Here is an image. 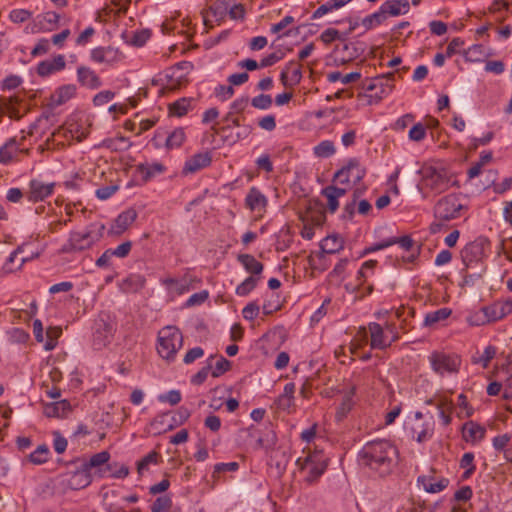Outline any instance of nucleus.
Returning <instances> with one entry per match:
<instances>
[{
	"mask_svg": "<svg viewBox=\"0 0 512 512\" xmlns=\"http://www.w3.org/2000/svg\"><path fill=\"white\" fill-rule=\"evenodd\" d=\"M474 454L471 452L465 453L460 460V467L466 469L463 474V478H469L475 471Z\"/></svg>",
	"mask_w": 512,
	"mask_h": 512,
	"instance_id": "51",
	"label": "nucleus"
},
{
	"mask_svg": "<svg viewBox=\"0 0 512 512\" xmlns=\"http://www.w3.org/2000/svg\"><path fill=\"white\" fill-rule=\"evenodd\" d=\"M181 393L179 390H170L165 394L158 396L160 402H167L172 406L177 405L181 401Z\"/></svg>",
	"mask_w": 512,
	"mask_h": 512,
	"instance_id": "58",
	"label": "nucleus"
},
{
	"mask_svg": "<svg viewBox=\"0 0 512 512\" xmlns=\"http://www.w3.org/2000/svg\"><path fill=\"white\" fill-rule=\"evenodd\" d=\"M486 434L485 427L473 421L466 422L462 427V436L466 442L475 444L484 439Z\"/></svg>",
	"mask_w": 512,
	"mask_h": 512,
	"instance_id": "25",
	"label": "nucleus"
},
{
	"mask_svg": "<svg viewBox=\"0 0 512 512\" xmlns=\"http://www.w3.org/2000/svg\"><path fill=\"white\" fill-rule=\"evenodd\" d=\"M350 172H355L354 175V183H359L366 174L365 168L361 167L359 160L356 158H352L348 161L347 165L338 170L334 179H338L341 184H349L350 182Z\"/></svg>",
	"mask_w": 512,
	"mask_h": 512,
	"instance_id": "11",
	"label": "nucleus"
},
{
	"mask_svg": "<svg viewBox=\"0 0 512 512\" xmlns=\"http://www.w3.org/2000/svg\"><path fill=\"white\" fill-rule=\"evenodd\" d=\"M214 359V356H210L207 360L206 366L201 368L192 378L191 382L195 385L202 384L208 377L209 372L211 371L213 364L212 360Z\"/></svg>",
	"mask_w": 512,
	"mask_h": 512,
	"instance_id": "53",
	"label": "nucleus"
},
{
	"mask_svg": "<svg viewBox=\"0 0 512 512\" xmlns=\"http://www.w3.org/2000/svg\"><path fill=\"white\" fill-rule=\"evenodd\" d=\"M50 41L46 38L39 39L35 47L31 51L33 57L42 56L49 52Z\"/></svg>",
	"mask_w": 512,
	"mask_h": 512,
	"instance_id": "61",
	"label": "nucleus"
},
{
	"mask_svg": "<svg viewBox=\"0 0 512 512\" xmlns=\"http://www.w3.org/2000/svg\"><path fill=\"white\" fill-rule=\"evenodd\" d=\"M343 240L339 236L330 235L321 241V250L326 254H335L343 249Z\"/></svg>",
	"mask_w": 512,
	"mask_h": 512,
	"instance_id": "37",
	"label": "nucleus"
},
{
	"mask_svg": "<svg viewBox=\"0 0 512 512\" xmlns=\"http://www.w3.org/2000/svg\"><path fill=\"white\" fill-rule=\"evenodd\" d=\"M434 424L433 417L425 418L422 412L417 411L410 427L412 437L419 443L429 440L434 433Z\"/></svg>",
	"mask_w": 512,
	"mask_h": 512,
	"instance_id": "10",
	"label": "nucleus"
},
{
	"mask_svg": "<svg viewBox=\"0 0 512 512\" xmlns=\"http://www.w3.org/2000/svg\"><path fill=\"white\" fill-rule=\"evenodd\" d=\"M55 188V183H44L40 180L33 179L29 182V191L27 198L30 202L36 203L44 201L52 195Z\"/></svg>",
	"mask_w": 512,
	"mask_h": 512,
	"instance_id": "14",
	"label": "nucleus"
},
{
	"mask_svg": "<svg viewBox=\"0 0 512 512\" xmlns=\"http://www.w3.org/2000/svg\"><path fill=\"white\" fill-rule=\"evenodd\" d=\"M496 354V348L494 346H487L482 353V355L474 360V363H480L484 368H487L490 361L494 358Z\"/></svg>",
	"mask_w": 512,
	"mask_h": 512,
	"instance_id": "59",
	"label": "nucleus"
},
{
	"mask_svg": "<svg viewBox=\"0 0 512 512\" xmlns=\"http://www.w3.org/2000/svg\"><path fill=\"white\" fill-rule=\"evenodd\" d=\"M90 58L95 63L112 65L122 60V53L113 47H96L91 50Z\"/></svg>",
	"mask_w": 512,
	"mask_h": 512,
	"instance_id": "15",
	"label": "nucleus"
},
{
	"mask_svg": "<svg viewBox=\"0 0 512 512\" xmlns=\"http://www.w3.org/2000/svg\"><path fill=\"white\" fill-rule=\"evenodd\" d=\"M92 482V474L83 465L73 472L68 480V486L73 490L83 489Z\"/></svg>",
	"mask_w": 512,
	"mask_h": 512,
	"instance_id": "26",
	"label": "nucleus"
},
{
	"mask_svg": "<svg viewBox=\"0 0 512 512\" xmlns=\"http://www.w3.org/2000/svg\"><path fill=\"white\" fill-rule=\"evenodd\" d=\"M229 17L233 20H241L245 16V9L242 4H237L235 0H232L231 8H229Z\"/></svg>",
	"mask_w": 512,
	"mask_h": 512,
	"instance_id": "63",
	"label": "nucleus"
},
{
	"mask_svg": "<svg viewBox=\"0 0 512 512\" xmlns=\"http://www.w3.org/2000/svg\"><path fill=\"white\" fill-rule=\"evenodd\" d=\"M212 158L209 152L197 153L190 157L184 164L183 173L193 174L211 164Z\"/></svg>",
	"mask_w": 512,
	"mask_h": 512,
	"instance_id": "21",
	"label": "nucleus"
},
{
	"mask_svg": "<svg viewBox=\"0 0 512 512\" xmlns=\"http://www.w3.org/2000/svg\"><path fill=\"white\" fill-rule=\"evenodd\" d=\"M396 72H388L372 78H366L361 83L363 93L358 94V98L365 99L368 105L379 103L384 97L389 95L394 88Z\"/></svg>",
	"mask_w": 512,
	"mask_h": 512,
	"instance_id": "3",
	"label": "nucleus"
},
{
	"mask_svg": "<svg viewBox=\"0 0 512 512\" xmlns=\"http://www.w3.org/2000/svg\"><path fill=\"white\" fill-rule=\"evenodd\" d=\"M136 218L137 212L135 209L129 208L123 211L115 219L111 227V231L116 235L122 234L136 220Z\"/></svg>",
	"mask_w": 512,
	"mask_h": 512,
	"instance_id": "24",
	"label": "nucleus"
},
{
	"mask_svg": "<svg viewBox=\"0 0 512 512\" xmlns=\"http://www.w3.org/2000/svg\"><path fill=\"white\" fill-rule=\"evenodd\" d=\"M76 75L77 81L82 87L95 90L102 85V81L98 74L88 66H78Z\"/></svg>",
	"mask_w": 512,
	"mask_h": 512,
	"instance_id": "17",
	"label": "nucleus"
},
{
	"mask_svg": "<svg viewBox=\"0 0 512 512\" xmlns=\"http://www.w3.org/2000/svg\"><path fill=\"white\" fill-rule=\"evenodd\" d=\"M377 264L376 260H368L362 264V267L357 273L358 289H365V294H371L373 291V285L369 284L364 286L367 279L374 274V268Z\"/></svg>",
	"mask_w": 512,
	"mask_h": 512,
	"instance_id": "28",
	"label": "nucleus"
},
{
	"mask_svg": "<svg viewBox=\"0 0 512 512\" xmlns=\"http://www.w3.org/2000/svg\"><path fill=\"white\" fill-rule=\"evenodd\" d=\"M29 151L27 148H21V143L15 138L10 139L0 148V163L7 165L13 161H20L21 156L28 155Z\"/></svg>",
	"mask_w": 512,
	"mask_h": 512,
	"instance_id": "12",
	"label": "nucleus"
},
{
	"mask_svg": "<svg viewBox=\"0 0 512 512\" xmlns=\"http://www.w3.org/2000/svg\"><path fill=\"white\" fill-rule=\"evenodd\" d=\"M467 210L468 207L460 194L452 193L440 198L434 206L435 221L430 225V232H440L444 222L460 218Z\"/></svg>",
	"mask_w": 512,
	"mask_h": 512,
	"instance_id": "2",
	"label": "nucleus"
},
{
	"mask_svg": "<svg viewBox=\"0 0 512 512\" xmlns=\"http://www.w3.org/2000/svg\"><path fill=\"white\" fill-rule=\"evenodd\" d=\"M251 104L257 109L266 110L272 105V98L270 95L260 94L252 99Z\"/></svg>",
	"mask_w": 512,
	"mask_h": 512,
	"instance_id": "55",
	"label": "nucleus"
},
{
	"mask_svg": "<svg viewBox=\"0 0 512 512\" xmlns=\"http://www.w3.org/2000/svg\"><path fill=\"white\" fill-rule=\"evenodd\" d=\"M191 108V99L181 98L169 104V113L173 116L182 117L188 113Z\"/></svg>",
	"mask_w": 512,
	"mask_h": 512,
	"instance_id": "40",
	"label": "nucleus"
},
{
	"mask_svg": "<svg viewBox=\"0 0 512 512\" xmlns=\"http://www.w3.org/2000/svg\"><path fill=\"white\" fill-rule=\"evenodd\" d=\"M267 202L268 201L265 195L262 194L261 191L256 187L250 188L245 198L246 207L249 208L251 211L265 210Z\"/></svg>",
	"mask_w": 512,
	"mask_h": 512,
	"instance_id": "29",
	"label": "nucleus"
},
{
	"mask_svg": "<svg viewBox=\"0 0 512 512\" xmlns=\"http://www.w3.org/2000/svg\"><path fill=\"white\" fill-rule=\"evenodd\" d=\"M172 506V500L168 496L158 497L151 506V512H163Z\"/></svg>",
	"mask_w": 512,
	"mask_h": 512,
	"instance_id": "56",
	"label": "nucleus"
},
{
	"mask_svg": "<svg viewBox=\"0 0 512 512\" xmlns=\"http://www.w3.org/2000/svg\"><path fill=\"white\" fill-rule=\"evenodd\" d=\"M160 457L159 453L156 451H151L146 456H144L137 463V471L139 474H142L145 470L148 469L150 464H157L158 458Z\"/></svg>",
	"mask_w": 512,
	"mask_h": 512,
	"instance_id": "52",
	"label": "nucleus"
},
{
	"mask_svg": "<svg viewBox=\"0 0 512 512\" xmlns=\"http://www.w3.org/2000/svg\"><path fill=\"white\" fill-rule=\"evenodd\" d=\"M313 152L318 158H329L335 154L336 148L331 140H323L313 148Z\"/></svg>",
	"mask_w": 512,
	"mask_h": 512,
	"instance_id": "41",
	"label": "nucleus"
},
{
	"mask_svg": "<svg viewBox=\"0 0 512 512\" xmlns=\"http://www.w3.org/2000/svg\"><path fill=\"white\" fill-rule=\"evenodd\" d=\"M368 331L370 334V347L371 349L384 350L390 347L388 336L384 332L383 326L376 322L368 324Z\"/></svg>",
	"mask_w": 512,
	"mask_h": 512,
	"instance_id": "19",
	"label": "nucleus"
},
{
	"mask_svg": "<svg viewBox=\"0 0 512 512\" xmlns=\"http://www.w3.org/2000/svg\"><path fill=\"white\" fill-rule=\"evenodd\" d=\"M232 0H217L209 7V12L217 22H221L227 16L229 8H231Z\"/></svg>",
	"mask_w": 512,
	"mask_h": 512,
	"instance_id": "38",
	"label": "nucleus"
},
{
	"mask_svg": "<svg viewBox=\"0 0 512 512\" xmlns=\"http://www.w3.org/2000/svg\"><path fill=\"white\" fill-rule=\"evenodd\" d=\"M61 134H69V137L77 142H81L87 137L88 131L82 127L75 119H68L61 127L56 129L52 136L54 138L60 137Z\"/></svg>",
	"mask_w": 512,
	"mask_h": 512,
	"instance_id": "16",
	"label": "nucleus"
},
{
	"mask_svg": "<svg viewBox=\"0 0 512 512\" xmlns=\"http://www.w3.org/2000/svg\"><path fill=\"white\" fill-rule=\"evenodd\" d=\"M451 315V309L449 308H441L436 311L427 313L424 319V324L426 326H431L435 323H438L442 320L447 319Z\"/></svg>",
	"mask_w": 512,
	"mask_h": 512,
	"instance_id": "44",
	"label": "nucleus"
},
{
	"mask_svg": "<svg viewBox=\"0 0 512 512\" xmlns=\"http://www.w3.org/2000/svg\"><path fill=\"white\" fill-rule=\"evenodd\" d=\"M485 56L482 45H473L466 52V59L472 62L480 61Z\"/></svg>",
	"mask_w": 512,
	"mask_h": 512,
	"instance_id": "60",
	"label": "nucleus"
},
{
	"mask_svg": "<svg viewBox=\"0 0 512 512\" xmlns=\"http://www.w3.org/2000/svg\"><path fill=\"white\" fill-rule=\"evenodd\" d=\"M426 136V128L422 123L415 124L409 131V138L412 141L419 142Z\"/></svg>",
	"mask_w": 512,
	"mask_h": 512,
	"instance_id": "62",
	"label": "nucleus"
},
{
	"mask_svg": "<svg viewBox=\"0 0 512 512\" xmlns=\"http://www.w3.org/2000/svg\"><path fill=\"white\" fill-rule=\"evenodd\" d=\"M230 366H231L230 361H228L223 356H219V358L217 359V361L215 363V367L212 370L211 374L215 378L219 377L220 375H222L225 372H227L230 369Z\"/></svg>",
	"mask_w": 512,
	"mask_h": 512,
	"instance_id": "57",
	"label": "nucleus"
},
{
	"mask_svg": "<svg viewBox=\"0 0 512 512\" xmlns=\"http://www.w3.org/2000/svg\"><path fill=\"white\" fill-rule=\"evenodd\" d=\"M512 313V300L504 302H495L491 305L484 306L480 312L475 313L471 317V323L474 325H484L490 322H496Z\"/></svg>",
	"mask_w": 512,
	"mask_h": 512,
	"instance_id": "8",
	"label": "nucleus"
},
{
	"mask_svg": "<svg viewBox=\"0 0 512 512\" xmlns=\"http://www.w3.org/2000/svg\"><path fill=\"white\" fill-rule=\"evenodd\" d=\"M77 88L74 84H66L61 87H59L53 94H52V102L53 104L59 106L70 99H72L76 95Z\"/></svg>",
	"mask_w": 512,
	"mask_h": 512,
	"instance_id": "35",
	"label": "nucleus"
},
{
	"mask_svg": "<svg viewBox=\"0 0 512 512\" xmlns=\"http://www.w3.org/2000/svg\"><path fill=\"white\" fill-rule=\"evenodd\" d=\"M137 172L141 176L144 182H148L154 177L163 174L166 171V167L159 162L139 164L136 167Z\"/></svg>",
	"mask_w": 512,
	"mask_h": 512,
	"instance_id": "31",
	"label": "nucleus"
},
{
	"mask_svg": "<svg viewBox=\"0 0 512 512\" xmlns=\"http://www.w3.org/2000/svg\"><path fill=\"white\" fill-rule=\"evenodd\" d=\"M432 369L438 374L455 373L459 370L461 359L456 354L434 351L429 356Z\"/></svg>",
	"mask_w": 512,
	"mask_h": 512,
	"instance_id": "9",
	"label": "nucleus"
},
{
	"mask_svg": "<svg viewBox=\"0 0 512 512\" xmlns=\"http://www.w3.org/2000/svg\"><path fill=\"white\" fill-rule=\"evenodd\" d=\"M306 448L304 449V451ZM306 455L299 457L296 464L300 470L305 473V481L309 484L316 482L320 476L325 472L329 458L323 453L322 450L307 448Z\"/></svg>",
	"mask_w": 512,
	"mask_h": 512,
	"instance_id": "5",
	"label": "nucleus"
},
{
	"mask_svg": "<svg viewBox=\"0 0 512 512\" xmlns=\"http://www.w3.org/2000/svg\"><path fill=\"white\" fill-rule=\"evenodd\" d=\"M385 20H386V18H385L384 14H383V11H381V9H379L377 12H375V13H373L371 15L366 16L362 20V25L365 27L366 30H369V29H372L375 26L380 25Z\"/></svg>",
	"mask_w": 512,
	"mask_h": 512,
	"instance_id": "48",
	"label": "nucleus"
},
{
	"mask_svg": "<svg viewBox=\"0 0 512 512\" xmlns=\"http://www.w3.org/2000/svg\"><path fill=\"white\" fill-rule=\"evenodd\" d=\"M22 252V247H18L16 250H14L9 258L7 259L6 263L3 266V270L6 273H12L22 267V265L25 263L26 259L22 258L19 263L15 264V260L17 258V255Z\"/></svg>",
	"mask_w": 512,
	"mask_h": 512,
	"instance_id": "46",
	"label": "nucleus"
},
{
	"mask_svg": "<svg viewBox=\"0 0 512 512\" xmlns=\"http://www.w3.org/2000/svg\"><path fill=\"white\" fill-rule=\"evenodd\" d=\"M182 346L183 336L177 327L166 326L158 332L157 351L163 359L173 361Z\"/></svg>",
	"mask_w": 512,
	"mask_h": 512,
	"instance_id": "6",
	"label": "nucleus"
},
{
	"mask_svg": "<svg viewBox=\"0 0 512 512\" xmlns=\"http://www.w3.org/2000/svg\"><path fill=\"white\" fill-rule=\"evenodd\" d=\"M62 330L60 327H49L46 331L47 341L44 348L47 351L53 350L57 345V339L60 337Z\"/></svg>",
	"mask_w": 512,
	"mask_h": 512,
	"instance_id": "49",
	"label": "nucleus"
},
{
	"mask_svg": "<svg viewBox=\"0 0 512 512\" xmlns=\"http://www.w3.org/2000/svg\"><path fill=\"white\" fill-rule=\"evenodd\" d=\"M110 453L107 451H101L96 453L90 457V459L84 462L82 465L89 471L93 468L98 471L99 469H104V467L109 464Z\"/></svg>",
	"mask_w": 512,
	"mask_h": 512,
	"instance_id": "36",
	"label": "nucleus"
},
{
	"mask_svg": "<svg viewBox=\"0 0 512 512\" xmlns=\"http://www.w3.org/2000/svg\"><path fill=\"white\" fill-rule=\"evenodd\" d=\"M418 483L422 484L426 492L438 493L448 486L449 480L444 477L436 479L433 476L423 475L418 477Z\"/></svg>",
	"mask_w": 512,
	"mask_h": 512,
	"instance_id": "30",
	"label": "nucleus"
},
{
	"mask_svg": "<svg viewBox=\"0 0 512 512\" xmlns=\"http://www.w3.org/2000/svg\"><path fill=\"white\" fill-rule=\"evenodd\" d=\"M238 262L244 267V269L250 273V276L260 277L264 266L251 254H239L237 256Z\"/></svg>",
	"mask_w": 512,
	"mask_h": 512,
	"instance_id": "32",
	"label": "nucleus"
},
{
	"mask_svg": "<svg viewBox=\"0 0 512 512\" xmlns=\"http://www.w3.org/2000/svg\"><path fill=\"white\" fill-rule=\"evenodd\" d=\"M398 449L389 440L367 442L358 455L359 463L380 477L392 473L398 463Z\"/></svg>",
	"mask_w": 512,
	"mask_h": 512,
	"instance_id": "1",
	"label": "nucleus"
},
{
	"mask_svg": "<svg viewBox=\"0 0 512 512\" xmlns=\"http://www.w3.org/2000/svg\"><path fill=\"white\" fill-rule=\"evenodd\" d=\"M123 285L126 290L136 292L144 287L145 279L140 275H130L124 280Z\"/></svg>",
	"mask_w": 512,
	"mask_h": 512,
	"instance_id": "50",
	"label": "nucleus"
},
{
	"mask_svg": "<svg viewBox=\"0 0 512 512\" xmlns=\"http://www.w3.org/2000/svg\"><path fill=\"white\" fill-rule=\"evenodd\" d=\"M394 244H399L401 248H403L406 251H409L412 249L414 245V241L410 236H402V237H390L388 239H385L379 243H375L371 245L370 247L366 248L364 250V254L376 252L382 249H385L387 247H390Z\"/></svg>",
	"mask_w": 512,
	"mask_h": 512,
	"instance_id": "20",
	"label": "nucleus"
},
{
	"mask_svg": "<svg viewBox=\"0 0 512 512\" xmlns=\"http://www.w3.org/2000/svg\"><path fill=\"white\" fill-rule=\"evenodd\" d=\"M422 182L423 186L434 194L443 193L450 187L458 185V181L448 170L432 166L424 169Z\"/></svg>",
	"mask_w": 512,
	"mask_h": 512,
	"instance_id": "7",
	"label": "nucleus"
},
{
	"mask_svg": "<svg viewBox=\"0 0 512 512\" xmlns=\"http://www.w3.org/2000/svg\"><path fill=\"white\" fill-rule=\"evenodd\" d=\"M368 327H360L354 337V339L351 342V352L355 353L356 349L362 348L364 345L367 344L368 339Z\"/></svg>",
	"mask_w": 512,
	"mask_h": 512,
	"instance_id": "47",
	"label": "nucleus"
},
{
	"mask_svg": "<svg viewBox=\"0 0 512 512\" xmlns=\"http://www.w3.org/2000/svg\"><path fill=\"white\" fill-rule=\"evenodd\" d=\"M49 458V448L46 444L39 445L30 455L28 456L29 462L35 465H41L46 463Z\"/></svg>",
	"mask_w": 512,
	"mask_h": 512,
	"instance_id": "43",
	"label": "nucleus"
},
{
	"mask_svg": "<svg viewBox=\"0 0 512 512\" xmlns=\"http://www.w3.org/2000/svg\"><path fill=\"white\" fill-rule=\"evenodd\" d=\"M105 226L91 224L83 231H72L67 242L62 246L61 252L72 253L90 249L103 236Z\"/></svg>",
	"mask_w": 512,
	"mask_h": 512,
	"instance_id": "4",
	"label": "nucleus"
},
{
	"mask_svg": "<svg viewBox=\"0 0 512 512\" xmlns=\"http://www.w3.org/2000/svg\"><path fill=\"white\" fill-rule=\"evenodd\" d=\"M280 79L285 86L299 84L302 79V66L294 61H290L281 72Z\"/></svg>",
	"mask_w": 512,
	"mask_h": 512,
	"instance_id": "22",
	"label": "nucleus"
},
{
	"mask_svg": "<svg viewBox=\"0 0 512 512\" xmlns=\"http://www.w3.org/2000/svg\"><path fill=\"white\" fill-rule=\"evenodd\" d=\"M353 407V399L352 394H346L342 402L336 412V417L338 420L343 419L352 409Z\"/></svg>",
	"mask_w": 512,
	"mask_h": 512,
	"instance_id": "54",
	"label": "nucleus"
},
{
	"mask_svg": "<svg viewBox=\"0 0 512 512\" xmlns=\"http://www.w3.org/2000/svg\"><path fill=\"white\" fill-rule=\"evenodd\" d=\"M380 9L383 11L385 18H387V14L398 16L408 12L409 2L407 0H389L384 2Z\"/></svg>",
	"mask_w": 512,
	"mask_h": 512,
	"instance_id": "33",
	"label": "nucleus"
},
{
	"mask_svg": "<svg viewBox=\"0 0 512 512\" xmlns=\"http://www.w3.org/2000/svg\"><path fill=\"white\" fill-rule=\"evenodd\" d=\"M162 284L166 287L168 293L173 296L182 295L190 290L189 282L186 278H165L162 280Z\"/></svg>",
	"mask_w": 512,
	"mask_h": 512,
	"instance_id": "34",
	"label": "nucleus"
},
{
	"mask_svg": "<svg viewBox=\"0 0 512 512\" xmlns=\"http://www.w3.org/2000/svg\"><path fill=\"white\" fill-rule=\"evenodd\" d=\"M72 410L68 400H60L56 402L46 403L43 407V413L49 418L66 417Z\"/></svg>",
	"mask_w": 512,
	"mask_h": 512,
	"instance_id": "23",
	"label": "nucleus"
},
{
	"mask_svg": "<svg viewBox=\"0 0 512 512\" xmlns=\"http://www.w3.org/2000/svg\"><path fill=\"white\" fill-rule=\"evenodd\" d=\"M66 61L64 55H57L53 59L41 61L36 68V72L40 77H48L54 73L64 70Z\"/></svg>",
	"mask_w": 512,
	"mask_h": 512,
	"instance_id": "18",
	"label": "nucleus"
},
{
	"mask_svg": "<svg viewBox=\"0 0 512 512\" xmlns=\"http://www.w3.org/2000/svg\"><path fill=\"white\" fill-rule=\"evenodd\" d=\"M483 256L484 245L480 241L468 243L461 251V259L466 270L479 263Z\"/></svg>",
	"mask_w": 512,
	"mask_h": 512,
	"instance_id": "13",
	"label": "nucleus"
},
{
	"mask_svg": "<svg viewBox=\"0 0 512 512\" xmlns=\"http://www.w3.org/2000/svg\"><path fill=\"white\" fill-rule=\"evenodd\" d=\"M98 478L112 477L116 479H124L129 475V468L124 464L117 462L107 464L104 469L95 471Z\"/></svg>",
	"mask_w": 512,
	"mask_h": 512,
	"instance_id": "27",
	"label": "nucleus"
},
{
	"mask_svg": "<svg viewBox=\"0 0 512 512\" xmlns=\"http://www.w3.org/2000/svg\"><path fill=\"white\" fill-rule=\"evenodd\" d=\"M114 96L115 93L110 90L101 91L94 96L93 103L95 106H102L111 101Z\"/></svg>",
	"mask_w": 512,
	"mask_h": 512,
	"instance_id": "64",
	"label": "nucleus"
},
{
	"mask_svg": "<svg viewBox=\"0 0 512 512\" xmlns=\"http://www.w3.org/2000/svg\"><path fill=\"white\" fill-rule=\"evenodd\" d=\"M186 140V134L183 128H175L172 132H170L165 140V146L167 149H177L182 146V144Z\"/></svg>",
	"mask_w": 512,
	"mask_h": 512,
	"instance_id": "39",
	"label": "nucleus"
},
{
	"mask_svg": "<svg viewBox=\"0 0 512 512\" xmlns=\"http://www.w3.org/2000/svg\"><path fill=\"white\" fill-rule=\"evenodd\" d=\"M260 277L249 276L236 287L238 296L248 295L258 284Z\"/></svg>",
	"mask_w": 512,
	"mask_h": 512,
	"instance_id": "45",
	"label": "nucleus"
},
{
	"mask_svg": "<svg viewBox=\"0 0 512 512\" xmlns=\"http://www.w3.org/2000/svg\"><path fill=\"white\" fill-rule=\"evenodd\" d=\"M361 78L360 72H351L346 75H343L339 71L330 72L327 74V80L331 83L341 81L343 84H349L355 82Z\"/></svg>",
	"mask_w": 512,
	"mask_h": 512,
	"instance_id": "42",
	"label": "nucleus"
}]
</instances>
